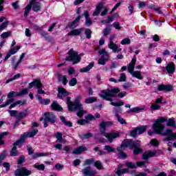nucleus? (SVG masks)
I'll return each instance as SVG.
<instances>
[{"label": "nucleus", "mask_w": 176, "mask_h": 176, "mask_svg": "<svg viewBox=\"0 0 176 176\" xmlns=\"http://www.w3.org/2000/svg\"><path fill=\"white\" fill-rule=\"evenodd\" d=\"M94 166L96 167L97 170H104L102 163H101V161L100 160H98L94 163Z\"/></svg>", "instance_id": "nucleus-40"}, {"label": "nucleus", "mask_w": 176, "mask_h": 176, "mask_svg": "<svg viewBox=\"0 0 176 176\" xmlns=\"http://www.w3.org/2000/svg\"><path fill=\"white\" fill-rule=\"evenodd\" d=\"M157 153V152L156 151H145L142 154V158L143 159V160H148V159H149L150 157H155V156H156Z\"/></svg>", "instance_id": "nucleus-15"}, {"label": "nucleus", "mask_w": 176, "mask_h": 176, "mask_svg": "<svg viewBox=\"0 0 176 176\" xmlns=\"http://www.w3.org/2000/svg\"><path fill=\"white\" fill-rule=\"evenodd\" d=\"M126 79H127V76H126V74L122 73L120 75L118 82H126Z\"/></svg>", "instance_id": "nucleus-51"}, {"label": "nucleus", "mask_w": 176, "mask_h": 176, "mask_svg": "<svg viewBox=\"0 0 176 176\" xmlns=\"http://www.w3.org/2000/svg\"><path fill=\"white\" fill-rule=\"evenodd\" d=\"M55 137L56 138V142H63V141H64L62 133L57 132Z\"/></svg>", "instance_id": "nucleus-39"}, {"label": "nucleus", "mask_w": 176, "mask_h": 176, "mask_svg": "<svg viewBox=\"0 0 176 176\" xmlns=\"http://www.w3.org/2000/svg\"><path fill=\"white\" fill-rule=\"evenodd\" d=\"M166 126H168V127H176L175 118H169L166 123Z\"/></svg>", "instance_id": "nucleus-31"}, {"label": "nucleus", "mask_w": 176, "mask_h": 176, "mask_svg": "<svg viewBox=\"0 0 176 176\" xmlns=\"http://www.w3.org/2000/svg\"><path fill=\"white\" fill-rule=\"evenodd\" d=\"M146 129H148V126H142L140 127H136V130L138 131V134H144L145 133Z\"/></svg>", "instance_id": "nucleus-35"}, {"label": "nucleus", "mask_w": 176, "mask_h": 176, "mask_svg": "<svg viewBox=\"0 0 176 176\" xmlns=\"http://www.w3.org/2000/svg\"><path fill=\"white\" fill-rule=\"evenodd\" d=\"M133 148H136L133 150V153L135 155H140V153H142V148H140L138 147H133Z\"/></svg>", "instance_id": "nucleus-63"}, {"label": "nucleus", "mask_w": 176, "mask_h": 176, "mask_svg": "<svg viewBox=\"0 0 176 176\" xmlns=\"http://www.w3.org/2000/svg\"><path fill=\"white\" fill-rule=\"evenodd\" d=\"M32 87H36L38 94H46V92L42 89L43 84L41 82V78H36L29 84V89H32Z\"/></svg>", "instance_id": "nucleus-7"}, {"label": "nucleus", "mask_w": 176, "mask_h": 176, "mask_svg": "<svg viewBox=\"0 0 176 176\" xmlns=\"http://www.w3.org/2000/svg\"><path fill=\"white\" fill-rule=\"evenodd\" d=\"M34 168H36L37 170H40L41 171H43V170H45V164H35L34 165Z\"/></svg>", "instance_id": "nucleus-48"}, {"label": "nucleus", "mask_w": 176, "mask_h": 176, "mask_svg": "<svg viewBox=\"0 0 176 176\" xmlns=\"http://www.w3.org/2000/svg\"><path fill=\"white\" fill-rule=\"evenodd\" d=\"M21 47H20V46H17V47H16L15 48H12V49H11L10 50V52H8L9 54H10V55H12V54H16V52H19V50H20V48H21Z\"/></svg>", "instance_id": "nucleus-50"}, {"label": "nucleus", "mask_w": 176, "mask_h": 176, "mask_svg": "<svg viewBox=\"0 0 176 176\" xmlns=\"http://www.w3.org/2000/svg\"><path fill=\"white\" fill-rule=\"evenodd\" d=\"M81 140H89V138H91L93 137V134L91 133L82 134L80 135Z\"/></svg>", "instance_id": "nucleus-44"}, {"label": "nucleus", "mask_w": 176, "mask_h": 176, "mask_svg": "<svg viewBox=\"0 0 176 176\" xmlns=\"http://www.w3.org/2000/svg\"><path fill=\"white\" fill-rule=\"evenodd\" d=\"M166 69L168 74H173L175 72V65L174 63L171 62L166 67Z\"/></svg>", "instance_id": "nucleus-21"}, {"label": "nucleus", "mask_w": 176, "mask_h": 176, "mask_svg": "<svg viewBox=\"0 0 176 176\" xmlns=\"http://www.w3.org/2000/svg\"><path fill=\"white\" fill-rule=\"evenodd\" d=\"M12 97H20L18 91H11L8 94V98H12Z\"/></svg>", "instance_id": "nucleus-45"}, {"label": "nucleus", "mask_w": 176, "mask_h": 176, "mask_svg": "<svg viewBox=\"0 0 176 176\" xmlns=\"http://www.w3.org/2000/svg\"><path fill=\"white\" fill-rule=\"evenodd\" d=\"M93 67H94V63L91 62L90 63L88 66L83 67L82 69H81L80 70V72H89V70L91 69V68H93Z\"/></svg>", "instance_id": "nucleus-29"}, {"label": "nucleus", "mask_w": 176, "mask_h": 176, "mask_svg": "<svg viewBox=\"0 0 176 176\" xmlns=\"http://www.w3.org/2000/svg\"><path fill=\"white\" fill-rule=\"evenodd\" d=\"M8 156V151L4 150L0 153V166H2V162L5 160V158Z\"/></svg>", "instance_id": "nucleus-34"}, {"label": "nucleus", "mask_w": 176, "mask_h": 176, "mask_svg": "<svg viewBox=\"0 0 176 176\" xmlns=\"http://www.w3.org/2000/svg\"><path fill=\"white\" fill-rule=\"evenodd\" d=\"M83 16L85 17V25L90 27L93 24V21L90 19V14L87 10L84 11Z\"/></svg>", "instance_id": "nucleus-19"}, {"label": "nucleus", "mask_w": 176, "mask_h": 176, "mask_svg": "<svg viewBox=\"0 0 176 176\" xmlns=\"http://www.w3.org/2000/svg\"><path fill=\"white\" fill-rule=\"evenodd\" d=\"M164 122H167V119L164 117H160L157 119L153 124V131L155 132L156 134L167 137L162 140L164 142H167L168 141H175L176 133L173 132V129L168 128L165 131H163L166 127L164 124H162L164 123Z\"/></svg>", "instance_id": "nucleus-1"}, {"label": "nucleus", "mask_w": 176, "mask_h": 176, "mask_svg": "<svg viewBox=\"0 0 176 176\" xmlns=\"http://www.w3.org/2000/svg\"><path fill=\"white\" fill-rule=\"evenodd\" d=\"M109 48L111 49L113 53H118L122 51V48H118V45H116V44H115L113 42L109 43Z\"/></svg>", "instance_id": "nucleus-25"}, {"label": "nucleus", "mask_w": 176, "mask_h": 176, "mask_svg": "<svg viewBox=\"0 0 176 176\" xmlns=\"http://www.w3.org/2000/svg\"><path fill=\"white\" fill-rule=\"evenodd\" d=\"M32 174V172L25 167L18 168L14 172L15 176H29Z\"/></svg>", "instance_id": "nucleus-8"}, {"label": "nucleus", "mask_w": 176, "mask_h": 176, "mask_svg": "<svg viewBox=\"0 0 176 176\" xmlns=\"http://www.w3.org/2000/svg\"><path fill=\"white\" fill-rule=\"evenodd\" d=\"M78 80H76V78H73L72 80L69 81V86H76Z\"/></svg>", "instance_id": "nucleus-53"}, {"label": "nucleus", "mask_w": 176, "mask_h": 176, "mask_svg": "<svg viewBox=\"0 0 176 176\" xmlns=\"http://www.w3.org/2000/svg\"><path fill=\"white\" fill-rule=\"evenodd\" d=\"M173 87L171 85H158L157 90L159 91H173Z\"/></svg>", "instance_id": "nucleus-16"}, {"label": "nucleus", "mask_w": 176, "mask_h": 176, "mask_svg": "<svg viewBox=\"0 0 176 176\" xmlns=\"http://www.w3.org/2000/svg\"><path fill=\"white\" fill-rule=\"evenodd\" d=\"M57 78L58 80H60L63 82L64 86L68 83V80L67 79V76H63V74H57Z\"/></svg>", "instance_id": "nucleus-28"}, {"label": "nucleus", "mask_w": 176, "mask_h": 176, "mask_svg": "<svg viewBox=\"0 0 176 176\" xmlns=\"http://www.w3.org/2000/svg\"><path fill=\"white\" fill-rule=\"evenodd\" d=\"M8 112L10 116L13 118H17L19 113V111H17V110H9Z\"/></svg>", "instance_id": "nucleus-52"}, {"label": "nucleus", "mask_w": 176, "mask_h": 176, "mask_svg": "<svg viewBox=\"0 0 176 176\" xmlns=\"http://www.w3.org/2000/svg\"><path fill=\"white\" fill-rule=\"evenodd\" d=\"M58 98H63V97H67L69 96V92L67 91V90L63 87L58 88Z\"/></svg>", "instance_id": "nucleus-18"}, {"label": "nucleus", "mask_w": 176, "mask_h": 176, "mask_svg": "<svg viewBox=\"0 0 176 176\" xmlns=\"http://www.w3.org/2000/svg\"><path fill=\"white\" fill-rule=\"evenodd\" d=\"M111 105H113V107H122V105H124V102H111Z\"/></svg>", "instance_id": "nucleus-60"}, {"label": "nucleus", "mask_w": 176, "mask_h": 176, "mask_svg": "<svg viewBox=\"0 0 176 176\" xmlns=\"http://www.w3.org/2000/svg\"><path fill=\"white\" fill-rule=\"evenodd\" d=\"M82 98V96H79L75 99L74 102L71 101V98L67 97V104L68 106V109L70 112H75V111H78L77 113V116L78 118H82L83 115L86 113V111L83 110V104L80 103L79 100Z\"/></svg>", "instance_id": "nucleus-3"}, {"label": "nucleus", "mask_w": 176, "mask_h": 176, "mask_svg": "<svg viewBox=\"0 0 176 176\" xmlns=\"http://www.w3.org/2000/svg\"><path fill=\"white\" fill-rule=\"evenodd\" d=\"M10 35H12V32H10V31L4 32L1 34V38H2L3 39H5L6 38H9V36H10Z\"/></svg>", "instance_id": "nucleus-49"}, {"label": "nucleus", "mask_w": 176, "mask_h": 176, "mask_svg": "<svg viewBox=\"0 0 176 176\" xmlns=\"http://www.w3.org/2000/svg\"><path fill=\"white\" fill-rule=\"evenodd\" d=\"M30 3L34 12H39L42 9V3L36 1V0H31Z\"/></svg>", "instance_id": "nucleus-14"}, {"label": "nucleus", "mask_w": 176, "mask_h": 176, "mask_svg": "<svg viewBox=\"0 0 176 176\" xmlns=\"http://www.w3.org/2000/svg\"><path fill=\"white\" fill-rule=\"evenodd\" d=\"M85 34L86 35V38L87 39H90V38H91V30L90 29H86Z\"/></svg>", "instance_id": "nucleus-54"}, {"label": "nucleus", "mask_w": 176, "mask_h": 176, "mask_svg": "<svg viewBox=\"0 0 176 176\" xmlns=\"http://www.w3.org/2000/svg\"><path fill=\"white\" fill-rule=\"evenodd\" d=\"M36 134H38V129H35L27 133H25L22 134L19 140H22L23 142L24 143V141H25V139L27 138V137H28L29 138H32V137H34V135H36Z\"/></svg>", "instance_id": "nucleus-11"}, {"label": "nucleus", "mask_w": 176, "mask_h": 176, "mask_svg": "<svg viewBox=\"0 0 176 176\" xmlns=\"http://www.w3.org/2000/svg\"><path fill=\"white\" fill-rule=\"evenodd\" d=\"M108 60H109L108 59H105L104 58H99L98 63L100 65H105L107 61H108Z\"/></svg>", "instance_id": "nucleus-56"}, {"label": "nucleus", "mask_w": 176, "mask_h": 176, "mask_svg": "<svg viewBox=\"0 0 176 176\" xmlns=\"http://www.w3.org/2000/svg\"><path fill=\"white\" fill-rule=\"evenodd\" d=\"M59 118L65 126H67V127H72V122L67 120L65 117L60 116Z\"/></svg>", "instance_id": "nucleus-30"}, {"label": "nucleus", "mask_w": 176, "mask_h": 176, "mask_svg": "<svg viewBox=\"0 0 176 176\" xmlns=\"http://www.w3.org/2000/svg\"><path fill=\"white\" fill-rule=\"evenodd\" d=\"M12 6L15 10L20 9V6H19V1L12 3Z\"/></svg>", "instance_id": "nucleus-62"}, {"label": "nucleus", "mask_w": 176, "mask_h": 176, "mask_svg": "<svg viewBox=\"0 0 176 176\" xmlns=\"http://www.w3.org/2000/svg\"><path fill=\"white\" fill-rule=\"evenodd\" d=\"M51 108L52 111H58L59 112L63 111V107H61V106H60V104H58L56 101H54L52 102L51 104Z\"/></svg>", "instance_id": "nucleus-22"}, {"label": "nucleus", "mask_w": 176, "mask_h": 176, "mask_svg": "<svg viewBox=\"0 0 176 176\" xmlns=\"http://www.w3.org/2000/svg\"><path fill=\"white\" fill-rule=\"evenodd\" d=\"M131 43V41L129 38H124L121 41V45H130Z\"/></svg>", "instance_id": "nucleus-55"}, {"label": "nucleus", "mask_w": 176, "mask_h": 176, "mask_svg": "<svg viewBox=\"0 0 176 176\" xmlns=\"http://www.w3.org/2000/svg\"><path fill=\"white\" fill-rule=\"evenodd\" d=\"M32 6L31 3L28 4L25 8V13H24V16L28 17V14H30V12H31L32 9Z\"/></svg>", "instance_id": "nucleus-37"}, {"label": "nucleus", "mask_w": 176, "mask_h": 176, "mask_svg": "<svg viewBox=\"0 0 176 176\" xmlns=\"http://www.w3.org/2000/svg\"><path fill=\"white\" fill-rule=\"evenodd\" d=\"M120 91V89L119 88H114L113 89H104L101 91V94H99V96L100 98H102L103 100H106V101H113V99L112 98L116 97V94Z\"/></svg>", "instance_id": "nucleus-5"}, {"label": "nucleus", "mask_w": 176, "mask_h": 176, "mask_svg": "<svg viewBox=\"0 0 176 176\" xmlns=\"http://www.w3.org/2000/svg\"><path fill=\"white\" fill-rule=\"evenodd\" d=\"M21 74H17L14 76L13 78H11L6 81V83H10V82H13V80H16V79H19V78H21Z\"/></svg>", "instance_id": "nucleus-47"}, {"label": "nucleus", "mask_w": 176, "mask_h": 176, "mask_svg": "<svg viewBox=\"0 0 176 176\" xmlns=\"http://www.w3.org/2000/svg\"><path fill=\"white\" fill-rule=\"evenodd\" d=\"M116 118L118 122H119L120 124H127V122H126V120H124L123 118H122V116L119 115V113L116 114Z\"/></svg>", "instance_id": "nucleus-38"}, {"label": "nucleus", "mask_w": 176, "mask_h": 176, "mask_svg": "<svg viewBox=\"0 0 176 176\" xmlns=\"http://www.w3.org/2000/svg\"><path fill=\"white\" fill-rule=\"evenodd\" d=\"M96 101H97L96 98L89 97L85 100V104H93V102H96Z\"/></svg>", "instance_id": "nucleus-43"}, {"label": "nucleus", "mask_w": 176, "mask_h": 176, "mask_svg": "<svg viewBox=\"0 0 176 176\" xmlns=\"http://www.w3.org/2000/svg\"><path fill=\"white\" fill-rule=\"evenodd\" d=\"M83 31V29H75L72 30L67 35L70 36L80 35V33Z\"/></svg>", "instance_id": "nucleus-27"}, {"label": "nucleus", "mask_w": 176, "mask_h": 176, "mask_svg": "<svg viewBox=\"0 0 176 176\" xmlns=\"http://www.w3.org/2000/svg\"><path fill=\"white\" fill-rule=\"evenodd\" d=\"M67 54L69 55L65 58V61H73V65L75 64H78L80 63V60H82V57H83V54H80L74 51V49H71L68 52Z\"/></svg>", "instance_id": "nucleus-6"}, {"label": "nucleus", "mask_w": 176, "mask_h": 176, "mask_svg": "<svg viewBox=\"0 0 176 176\" xmlns=\"http://www.w3.org/2000/svg\"><path fill=\"white\" fill-rule=\"evenodd\" d=\"M141 141L140 140H125L122 143L120 146L117 147V151L118 152V159H126L127 157V154L123 152L124 148H140L141 146Z\"/></svg>", "instance_id": "nucleus-2"}, {"label": "nucleus", "mask_w": 176, "mask_h": 176, "mask_svg": "<svg viewBox=\"0 0 176 176\" xmlns=\"http://www.w3.org/2000/svg\"><path fill=\"white\" fill-rule=\"evenodd\" d=\"M113 124V122H112V121L102 122L100 124L99 128L101 134H103L104 137H106V138H107L108 141L110 142H113L115 138H118L120 135L119 133H107L105 132L107 127H111V126H112Z\"/></svg>", "instance_id": "nucleus-4"}, {"label": "nucleus", "mask_w": 176, "mask_h": 176, "mask_svg": "<svg viewBox=\"0 0 176 176\" xmlns=\"http://www.w3.org/2000/svg\"><path fill=\"white\" fill-rule=\"evenodd\" d=\"M99 56H102L100 58L109 60V54L104 49H101L98 52Z\"/></svg>", "instance_id": "nucleus-24"}, {"label": "nucleus", "mask_w": 176, "mask_h": 176, "mask_svg": "<svg viewBox=\"0 0 176 176\" xmlns=\"http://www.w3.org/2000/svg\"><path fill=\"white\" fill-rule=\"evenodd\" d=\"M104 151H107V152L111 153L112 152H115V148L110 145H106L104 147Z\"/></svg>", "instance_id": "nucleus-41"}, {"label": "nucleus", "mask_w": 176, "mask_h": 176, "mask_svg": "<svg viewBox=\"0 0 176 176\" xmlns=\"http://www.w3.org/2000/svg\"><path fill=\"white\" fill-rule=\"evenodd\" d=\"M162 107L157 103H153L151 106V111H159Z\"/></svg>", "instance_id": "nucleus-42"}, {"label": "nucleus", "mask_w": 176, "mask_h": 176, "mask_svg": "<svg viewBox=\"0 0 176 176\" xmlns=\"http://www.w3.org/2000/svg\"><path fill=\"white\" fill-rule=\"evenodd\" d=\"M126 166H127L129 168H137V165L135 164H133V162H127Z\"/></svg>", "instance_id": "nucleus-61"}, {"label": "nucleus", "mask_w": 176, "mask_h": 176, "mask_svg": "<svg viewBox=\"0 0 176 176\" xmlns=\"http://www.w3.org/2000/svg\"><path fill=\"white\" fill-rule=\"evenodd\" d=\"M143 109H145V107H136L135 108L131 109L128 111V113H133L135 112H140V111H142Z\"/></svg>", "instance_id": "nucleus-36"}, {"label": "nucleus", "mask_w": 176, "mask_h": 176, "mask_svg": "<svg viewBox=\"0 0 176 176\" xmlns=\"http://www.w3.org/2000/svg\"><path fill=\"white\" fill-rule=\"evenodd\" d=\"M80 17H82V16L78 15V16H77L74 21L67 25L66 28H69L70 30H74V28H76V27L78 26V25H76V23H78L79 20H80Z\"/></svg>", "instance_id": "nucleus-20"}, {"label": "nucleus", "mask_w": 176, "mask_h": 176, "mask_svg": "<svg viewBox=\"0 0 176 176\" xmlns=\"http://www.w3.org/2000/svg\"><path fill=\"white\" fill-rule=\"evenodd\" d=\"M49 155H52V152L50 153H37L36 154H34L32 156L33 159H36V157H41L42 156H49Z\"/></svg>", "instance_id": "nucleus-33"}, {"label": "nucleus", "mask_w": 176, "mask_h": 176, "mask_svg": "<svg viewBox=\"0 0 176 176\" xmlns=\"http://www.w3.org/2000/svg\"><path fill=\"white\" fill-rule=\"evenodd\" d=\"M102 8H104V4H102V3H99L96 8V10L92 14V16H98Z\"/></svg>", "instance_id": "nucleus-26"}, {"label": "nucleus", "mask_w": 176, "mask_h": 176, "mask_svg": "<svg viewBox=\"0 0 176 176\" xmlns=\"http://www.w3.org/2000/svg\"><path fill=\"white\" fill-rule=\"evenodd\" d=\"M78 124H80V126H83L85 124H87L89 123V121L87 120H79L77 121Z\"/></svg>", "instance_id": "nucleus-59"}, {"label": "nucleus", "mask_w": 176, "mask_h": 176, "mask_svg": "<svg viewBox=\"0 0 176 176\" xmlns=\"http://www.w3.org/2000/svg\"><path fill=\"white\" fill-rule=\"evenodd\" d=\"M135 63H137V56H133L132 60L128 65V72L132 75L134 72V67H135Z\"/></svg>", "instance_id": "nucleus-17"}, {"label": "nucleus", "mask_w": 176, "mask_h": 176, "mask_svg": "<svg viewBox=\"0 0 176 176\" xmlns=\"http://www.w3.org/2000/svg\"><path fill=\"white\" fill-rule=\"evenodd\" d=\"M41 104H42L43 105H49V104H50V99H47V98L43 99L41 100Z\"/></svg>", "instance_id": "nucleus-64"}, {"label": "nucleus", "mask_w": 176, "mask_h": 176, "mask_svg": "<svg viewBox=\"0 0 176 176\" xmlns=\"http://www.w3.org/2000/svg\"><path fill=\"white\" fill-rule=\"evenodd\" d=\"M123 168V164H120L118 165V168H116L114 170V173L116 175H114V176H122L123 175V174H126L127 173H129V168Z\"/></svg>", "instance_id": "nucleus-13"}, {"label": "nucleus", "mask_w": 176, "mask_h": 176, "mask_svg": "<svg viewBox=\"0 0 176 176\" xmlns=\"http://www.w3.org/2000/svg\"><path fill=\"white\" fill-rule=\"evenodd\" d=\"M130 135H131V137H133V138H135V137H137V135H138V132L137 131V128H135L133 131H131Z\"/></svg>", "instance_id": "nucleus-57"}, {"label": "nucleus", "mask_w": 176, "mask_h": 176, "mask_svg": "<svg viewBox=\"0 0 176 176\" xmlns=\"http://www.w3.org/2000/svg\"><path fill=\"white\" fill-rule=\"evenodd\" d=\"M9 24V21L3 22L1 25H0V31H3L6 27H8Z\"/></svg>", "instance_id": "nucleus-58"}, {"label": "nucleus", "mask_w": 176, "mask_h": 176, "mask_svg": "<svg viewBox=\"0 0 176 176\" xmlns=\"http://www.w3.org/2000/svg\"><path fill=\"white\" fill-rule=\"evenodd\" d=\"M45 120L48 121L52 124H54V122H56L57 118L52 112H46L44 113Z\"/></svg>", "instance_id": "nucleus-12"}, {"label": "nucleus", "mask_w": 176, "mask_h": 176, "mask_svg": "<svg viewBox=\"0 0 176 176\" xmlns=\"http://www.w3.org/2000/svg\"><path fill=\"white\" fill-rule=\"evenodd\" d=\"M23 143V140H21L20 139H19L16 142H15L13 144V147L10 151V156L14 157V156H19V155H20V152H19L17 150V146H19V145Z\"/></svg>", "instance_id": "nucleus-9"}, {"label": "nucleus", "mask_w": 176, "mask_h": 176, "mask_svg": "<svg viewBox=\"0 0 176 176\" xmlns=\"http://www.w3.org/2000/svg\"><path fill=\"white\" fill-rule=\"evenodd\" d=\"M131 75L133 78H136L140 80H142V79L144 78V77L141 74V72H140L139 71H135L133 73L131 74Z\"/></svg>", "instance_id": "nucleus-32"}, {"label": "nucleus", "mask_w": 176, "mask_h": 176, "mask_svg": "<svg viewBox=\"0 0 176 176\" xmlns=\"http://www.w3.org/2000/svg\"><path fill=\"white\" fill-rule=\"evenodd\" d=\"M84 176H97V170L91 169V166H87L82 170Z\"/></svg>", "instance_id": "nucleus-10"}, {"label": "nucleus", "mask_w": 176, "mask_h": 176, "mask_svg": "<svg viewBox=\"0 0 176 176\" xmlns=\"http://www.w3.org/2000/svg\"><path fill=\"white\" fill-rule=\"evenodd\" d=\"M27 115H28L27 111L18 113L17 119H19V120H21V119H23V118H25Z\"/></svg>", "instance_id": "nucleus-46"}, {"label": "nucleus", "mask_w": 176, "mask_h": 176, "mask_svg": "<svg viewBox=\"0 0 176 176\" xmlns=\"http://www.w3.org/2000/svg\"><path fill=\"white\" fill-rule=\"evenodd\" d=\"M85 151H87V148L86 146H80L74 150L73 155H80V153L85 152Z\"/></svg>", "instance_id": "nucleus-23"}]
</instances>
